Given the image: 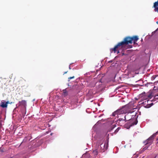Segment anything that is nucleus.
I'll use <instances>...</instances> for the list:
<instances>
[{"label": "nucleus", "mask_w": 158, "mask_h": 158, "mask_svg": "<svg viewBox=\"0 0 158 158\" xmlns=\"http://www.w3.org/2000/svg\"><path fill=\"white\" fill-rule=\"evenodd\" d=\"M127 45V44L124 38L122 41L118 43L114 48H110V52L111 53L114 52L115 53L118 49H123Z\"/></svg>", "instance_id": "1"}, {"label": "nucleus", "mask_w": 158, "mask_h": 158, "mask_svg": "<svg viewBox=\"0 0 158 158\" xmlns=\"http://www.w3.org/2000/svg\"><path fill=\"white\" fill-rule=\"evenodd\" d=\"M158 133V131H157L155 133L153 134L144 142V143H145V146L143 149H148V150L151 149V147L149 148L148 145H150L152 144L153 140Z\"/></svg>", "instance_id": "2"}, {"label": "nucleus", "mask_w": 158, "mask_h": 158, "mask_svg": "<svg viewBox=\"0 0 158 158\" xmlns=\"http://www.w3.org/2000/svg\"><path fill=\"white\" fill-rule=\"evenodd\" d=\"M127 45L131 44L132 42L134 44H137L136 42L138 40L139 38L137 36L135 35L132 37L127 36L125 38Z\"/></svg>", "instance_id": "3"}, {"label": "nucleus", "mask_w": 158, "mask_h": 158, "mask_svg": "<svg viewBox=\"0 0 158 158\" xmlns=\"http://www.w3.org/2000/svg\"><path fill=\"white\" fill-rule=\"evenodd\" d=\"M100 143H97V147L96 148L98 149V152H104L108 148V143H106L104 144L101 143L100 144Z\"/></svg>", "instance_id": "4"}, {"label": "nucleus", "mask_w": 158, "mask_h": 158, "mask_svg": "<svg viewBox=\"0 0 158 158\" xmlns=\"http://www.w3.org/2000/svg\"><path fill=\"white\" fill-rule=\"evenodd\" d=\"M134 116V115H132L129 114H127L124 117L125 120L126 121L130 120V122L133 121L131 123L130 126H132L135 125H136L137 123V121L135 118L132 119V117Z\"/></svg>", "instance_id": "5"}, {"label": "nucleus", "mask_w": 158, "mask_h": 158, "mask_svg": "<svg viewBox=\"0 0 158 158\" xmlns=\"http://www.w3.org/2000/svg\"><path fill=\"white\" fill-rule=\"evenodd\" d=\"M120 112L121 114L127 113V114L130 113V114H131L133 112L131 111L130 106L127 105L124 106L121 109H120Z\"/></svg>", "instance_id": "6"}, {"label": "nucleus", "mask_w": 158, "mask_h": 158, "mask_svg": "<svg viewBox=\"0 0 158 158\" xmlns=\"http://www.w3.org/2000/svg\"><path fill=\"white\" fill-rule=\"evenodd\" d=\"M153 7L155 8L154 11L156 12L157 11L158 13V0L154 3Z\"/></svg>", "instance_id": "7"}, {"label": "nucleus", "mask_w": 158, "mask_h": 158, "mask_svg": "<svg viewBox=\"0 0 158 158\" xmlns=\"http://www.w3.org/2000/svg\"><path fill=\"white\" fill-rule=\"evenodd\" d=\"M8 103V102H2L0 106L2 108H6L7 106V104Z\"/></svg>", "instance_id": "8"}, {"label": "nucleus", "mask_w": 158, "mask_h": 158, "mask_svg": "<svg viewBox=\"0 0 158 158\" xmlns=\"http://www.w3.org/2000/svg\"><path fill=\"white\" fill-rule=\"evenodd\" d=\"M121 114V112H120V109L114 112L112 114V115L113 116H116V115H118V114Z\"/></svg>", "instance_id": "9"}, {"label": "nucleus", "mask_w": 158, "mask_h": 158, "mask_svg": "<svg viewBox=\"0 0 158 158\" xmlns=\"http://www.w3.org/2000/svg\"><path fill=\"white\" fill-rule=\"evenodd\" d=\"M19 103L20 105H22L24 106H26V101L25 100H22L21 101L19 102Z\"/></svg>", "instance_id": "10"}, {"label": "nucleus", "mask_w": 158, "mask_h": 158, "mask_svg": "<svg viewBox=\"0 0 158 158\" xmlns=\"http://www.w3.org/2000/svg\"><path fill=\"white\" fill-rule=\"evenodd\" d=\"M98 149L97 148H96V149L93 151V154L94 156H96L98 155Z\"/></svg>", "instance_id": "11"}, {"label": "nucleus", "mask_w": 158, "mask_h": 158, "mask_svg": "<svg viewBox=\"0 0 158 158\" xmlns=\"http://www.w3.org/2000/svg\"><path fill=\"white\" fill-rule=\"evenodd\" d=\"M146 97H148V98H152V95L151 94H149L148 95L146 94Z\"/></svg>", "instance_id": "12"}, {"label": "nucleus", "mask_w": 158, "mask_h": 158, "mask_svg": "<svg viewBox=\"0 0 158 158\" xmlns=\"http://www.w3.org/2000/svg\"><path fill=\"white\" fill-rule=\"evenodd\" d=\"M157 76V75H156L153 76L152 77V80H154Z\"/></svg>", "instance_id": "13"}, {"label": "nucleus", "mask_w": 158, "mask_h": 158, "mask_svg": "<svg viewBox=\"0 0 158 158\" xmlns=\"http://www.w3.org/2000/svg\"><path fill=\"white\" fill-rule=\"evenodd\" d=\"M74 77H75L74 76H73L72 77H69L68 78V81H69L70 79L74 78Z\"/></svg>", "instance_id": "14"}, {"label": "nucleus", "mask_w": 158, "mask_h": 158, "mask_svg": "<svg viewBox=\"0 0 158 158\" xmlns=\"http://www.w3.org/2000/svg\"><path fill=\"white\" fill-rule=\"evenodd\" d=\"M4 152V151L1 148H0V152Z\"/></svg>", "instance_id": "15"}, {"label": "nucleus", "mask_w": 158, "mask_h": 158, "mask_svg": "<svg viewBox=\"0 0 158 158\" xmlns=\"http://www.w3.org/2000/svg\"><path fill=\"white\" fill-rule=\"evenodd\" d=\"M119 120L120 121H121L123 120H125L124 119L122 118H119Z\"/></svg>", "instance_id": "16"}, {"label": "nucleus", "mask_w": 158, "mask_h": 158, "mask_svg": "<svg viewBox=\"0 0 158 158\" xmlns=\"http://www.w3.org/2000/svg\"><path fill=\"white\" fill-rule=\"evenodd\" d=\"M128 46V48H131L132 47V45H129Z\"/></svg>", "instance_id": "17"}, {"label": "nucleus", "mask_w": 158, "mask_h": 158, "mask_svg": "<svg viewBox=\"0 0 158 158\" xmlns=\"http://www.w3.org/2000/svg\"><path fill=\"white\" fill-rule=\"evenodd\" d=\"M156 146L158 147V142L156 143Z\"/></svg>", "instance_id": "18"}, {"label": "nucleus", "mask_w": 158, "mask_h": 158, "mask_svg": "<svg viewBox=\"0 0 158 158\" xmlns=\"http://www.w3.org/2000/svg\"><path fill=\"white\" fill-rule=\"evenodd\" d=\"M118 128H118L117 129V130H115V131H118Z\"/></svg>", "instance_id": "19"}, {"label": "nucleus", "mask_w": 158, "mask_h": 158, "mask_svg": "<svg viewBox=\"0 0 158 158\" xmlns=\"http://www.w3.org/2000/svg\"><path fill=\"white\" fill-rule=\"evenodd\" d=\"M67 72H65L64 74H65V73H67Z\"/></svg>", "instance_id": "20"}, {"label": "nucleus", "mask_w": 158, "mask_h": 158, "mask_svg": "<svg viewBox=\"0 0 158 158\" xmlns=\"http://www.w3.org/2000/svg\"><path fill=\"white\" fill-rule=\"evenodd\" d=\"M64 93H66V92H65V91H64Z\"/></svg>", "instance_id": "21"}, {"label": "nucleus", "mask_w": 158, "mask_h": 158, "mask_svg": "<svg viewBox=\"0 0 158 158\" xmlns=\"http://www.w3.org/2000/svg\"><path fill=\"white\" fill-rule=\"evenodd\" d=\"M156 141H157V142H158V139H157V140H156Z\"/></svg>", "instance_id": "22"}, {"label": "nucleus", "mask_w": 158, "mask_h": 158, "mask_svg": "<svg viewBox=\"0 0 158 158\" xmlns=\"http://www.w3.org/2000/svg\"><path fill=\"white\" fill-rule=\"evenodd\" d=\"M119 52V51H118V53Z\"/></svg>", "instance_id": "23"}, {"label": "nucleus", "mask_w": 158, "mask_h": 158, "mask_svg": "<svg viewBox=\"0 0 158 158\" xmlns=\"http://www.w3.org/2000/svg\"><path fill=\"white\" fill-rule=\"evenodd\" d=\"M69 69H70V67H69Z\"/></svg>", "instance_id": "24"}, {"label": "nucleus", "mask_w": 158, "mask_h": 158, "mask_svg": "<svg viewBox=\"0 0 158 158\" xmlns=\"http://www.w3.org/2000/svg\"><path fill=\"white\" fill-rule=\"evenodd\" d=\"M157 139H158V138Z\"/></svg>", "instance_id": "25"}]
</instances>
